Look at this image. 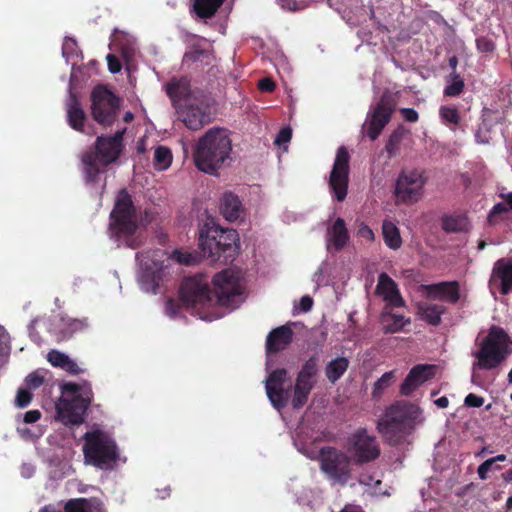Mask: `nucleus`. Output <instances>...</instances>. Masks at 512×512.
<instances>
[{"mask_svg": "<svg viewBox=\"0 0 512 512\" xmlns=\"http://www.w3.org/2000/svg\"><path fill=\"white\" fill-rule=\"evenodd\" d=\"M232 139L225 128L212 127L196 142L193 149V161L198 170L209 175L231 162Z\"/></svg>", "mask_w": 512, "mask_h": 512, "instance_id": "f257e3e1", "label": "nucleus"}, {"mask_svg": "<svg viewBox=\"0 0 512 512\" xmlns=\"http://www.w3.org/2000/svg\"><path fill=\"white\" fill-rule=\"evenodd\" d=\"M138 228L139 222L132 197L126 189H121L110 213V236L125 243L127 247L135 249L140 245L136 237Z\"/></svg>", "mask_w": 512, "mask_h": 512, "instance_id": "f03ea898", "label": "nucleus"}, {"mask_svg": "<svg viewBox=\"0 0 512 512\" xmlns=\"http://www.w3.org/2000/svg\"><path fill=\"white\" fill-rule=\"evenodd\" d=\"M198 241L203 255L212 261L232 262L239 251L237 231L214 223H205L200 228Z\"/></svg>", "mask_w": 512, "mask_h": 512, "instance_id": "7ed1b4c3", "label": "nucleus"}, {"mask_svg": "<svg viewBox=\"0 0 512 512\" xmlns=\"http://www.w3.org/2000/svg\"><path fill=\"white\" fill-rule=\"evenodd\" d=\"M63 394H72L71 399L61 397L56 403L57 420L64 425H80L93 400V391L89 382L82 384L67 382L61 386Z\"/></svg>", "mask_w": 512, "mask_h": 512, "instance_id": "20e7f679", "label": "nucleus"}, {"mask_svg": "<svg viewBox=\"0 0 512 512\" xmlns=\"http://www.w3.org/2000/svg\"><path fill=\"white\" fill-rule=\"evenodd\" d=\"M125 129L117 131L113 136H98L95 149L87 151L82 156L86 181L96 183L99 179L100 168L115 162L123 151V135Z\"/></svg>", "mask_w": 512, "mask_h": 512, "instance_id": "39448f33", "label": "nucleus"}, {"mask_svg": "<svg viewBox=\"0 0 512 512\" xmlns=\"http://www.w3.org/2000/svg\"><path fill=\"white\" fill-rule=\"evenodd\" d=\"M83 456L87 465L102 470H108L119 459V449L116 441L106 432L96 429L83 435Z\"/></svg>", "mask_w": 512, "mask_h": 512, "instance_id": "423d86ee", "label": "nucleus"}, {"mask_svg": "<svg viewBox=\"0 0 512 512\" xmlns=\"http://www.w3.org/2000/svg\"><path fill=\"white\" fill-rule=\"evenodd\" d=\"M417 411L418 407L414 404L404 401L395 402L378 420V432L389 445H399L405 438L407 421L414 419Z\"/></svg>", "mask_w": 512, "mask_h": 512, "instance_id": "0eeeda50", "label": "nucleus"}, {"mask_svg": "<svg viewBox=\"0 0 512 512\" xmlns=\"http://www.w3.org/2000/svg\"><path fill=\"white\" fill-rule=\"evenodd\" d=\"M510 339L505 330L492 326L487 337L482 341L479 350L475 353L476 366L483 370H492L500 367L511 353Z\"/></svg>", "mask_w": 512, "mask_h": 512, "instance_id": "6e6552de", "label": "nucleus"}, {"mask_svg": "<svg viewBox=\"0 0 512 512\" xmlns=\"http://www.w3.org/2000/svg\"><path fill=\"white\" fill-rule=\"evenodd\" d=\"M319 461L321 471L331 482L344 486L352 478L355 461L347 452L325 446L319 450Z\"/></svg>", "mask_w": 512, "mask_h": 512, "instance_id": "1a4fd4ad", "label": "nucleus"}, {"mask_svg": "<svg viewBox=\"0 0 512 512\" xmlns=\"http://www.w3.org/2000/svg\"><path fill=\"white\" fill-rule=\"evenodd\" d=\"M91 111L94 120L100 125L111 126L117 119L120 98L104 86H96L91 93Z\"/></svg>", "mask_w": 512, "mask_h": 512, "instance_id": "9d476101", "label": "nucleus"}, {"mask_svg": "<svg viewBox=\"0 0 512 512\" xmlns=\"http://www.w3.org/2000/svg\"><path fill=\"white\" fill-rule=\"evenodd\" d=\"M427 178L421 169L402 170L396 180L394 194L398 203L418 202L424 192Z\"/></svg>", "mask_w": 512, "mask_h": 512, "instance_id": "9b49d317", "label": "nucleus"}, {"mask_svg": "<svg viewBox=\"0 0 512 512\" xmlns=\"http://www.w3.org/2000/svg\"><path fill=\"white\" fill-rule=\"evenodd\" d=\"M397 101L395 96L385 91L381 95L376 105L371 108L363 128L366 135L372 140H376L385 126L390 122L393 113L396 110Z\"/></svg>", "mask_w": 512, "mask_h": 512, "instance_id": "f8f14e48", "label": "nucleus"}, {"mask_svg": "<svg viewBox=\"0 0 512 512\" xmlns=\"http://www.w3.org/2000/svg\"><path fill=\"white\" fill-rule=\"evenodd\" d=\"M347 451L351 454L355 465L375 461L381 454L376 437L369 434L366 428H359L348 437Z\"/></svg>", "mask_w": 512, "mask_h": 512, "instance_id": "ddd939ff", "label": "nucleus"}, {"mask_svg": "<svg viewBox=\"0 0 512 512\" xmlns=\"http://www.w3.org/2000/svg\"><path fill=\"white\" fill-rule=\"evenodd\" d=\"M319 356L309 357L297 373L291 405L294 409L302 408L308 401L311 391L316 385L318 374Z\"/></svg>", "mask_w": 512, "mask_h": 512, "instance_id": "4468645a", "label": "nucleus"}, {"mask_svg": "<svg viewBox=\"0 0 512 512\" xmlns=\"http://www.w3.org/2000/svg\"><path fill=\"white\" fill-rule=\"evenodd\" d=\"M179 298L186 307H205L212 303L209 281L202 274L186 277L179 288Z\"/></svg>", "mask_w": 512, "mask_h": 512, "instance_id": "2eb2a0df", "label": "nucleus"}, {"mask_svg": "<svg viewBox=\"0 0 512 512\" xmlns=\"http://www.w3.org/2000/svg\"><path fill=\"white\" fill-rule=\"evenodd\" d=\"M212 302L220 306H230L235 297L241 295L239 277L231 270L224 269L213 277Z\"/></svg>", "mask_w": 512, "mask_h": 512, "instance_id": "dca6fc26", "label": "nucleus"}, {"mask_svg": "<svg viewBox=\"0 0 512 512\" xmlns=\"http://www.w3.org/2000/svg\"><path fill=\"white\" fill-rule=\"evenodd\" d=\"M350 155L344 146L337 150L329 177V188L338 202L345 200L349 183Z\"/></svg>", "mask_w": 512, "mask_h": 512, "instance_id": "f3484780", "label": "nucleus"}, {"mask_svg": "<svg viewBox=\"0 0 512 512\" xmlns=\"http://www.w3.org/2000/svg\"><path fill=\"white\" fill-rule=\"evenodd\" d=\"M175 109L178 119L190 130H199L212 120L210 107L202 100H186Z\"/></svg>", "mask_w": 512, "mask_h": 512, "instance_id": "a211bd4d", "label": "nucleus"}, {"mask_svg": "<svg viewBox=\"0 0 512 512\" xmlns=\"http://www.w3.org/2000/svg\"><path fill=\"white\" fill-rule=\"evenodd\" d=\"M288 371L278 368L271 371L265 380L266 395L272 406L278 411L285 408L289 402L292 386L285 387Z\"/></svg>", "mask_w": 512, "mask_h": 512, "instance_id": "6ab92c4d", "label": "nucleus"}, {"mask_svg": "<svg viewBox=\"0 0 512 512\" xmlns=\"http://www.w3.org/2000/svg\"><path fill=\"white\" fill-rule=\"evenodd\" d=\"M436 373V366L430 364H417L409 371L400 385V394L410 396L418 387L432 379Z\"/></svg>", "mask_w": 512, "mask_h": 512, "instance_id": "aec40b11", "label": "nucleus"}, {"mask_svg": "<svg viewBox=\"0 0 512 512\" xmlns=\"http://www.w3.org/2000/svg\"><path fill=\"white\" fill-rule=\"evenodd\" d=\"M427 298L456 304L460 299V284L458 281H443L422 285Z\"/></svg>", "mask_w": 512, "mask_h": 512, "instance_id": "412c9836", "label": "nucleus"}, {"mask_svg": "<svg viewBox=\"0 0 512 512\" xmlns=\"http://www.w3.org/2000/svg\"><path fill=\"white\" fill-rule=\"evenodd\" d=\"M376 293L383 297V300L387 303V306H405V301L401 296L397 283L385 272L378 276Z\"/></svg>", "mask_w": 512, "mask_h": 512, "instance_id": "4be33fe9", "label": "nucleus"}, {"mask_svg": "<svg viewBox=\"0 0 512 512\" xmlns=\"http://www.w3.org/2000/svg\"><path fill=\"white\" fill-rule=\"evenodd\" d=\"M293 340V330L288 325L273 329L266 338L267 354L277 353L285 349Z\"/></svg>", "mask_w": 512, "mask_h": 512, "instance_id": "5701e85b", "label": "nucleus"}, {"mask_svg": "<svg viewBox=\"0 0 512 512\" xmlns=\"http://www.w3.org/2000/svg\"><path fill=\"white\" fill-rule=\"evenodd\" d=\"M190 92V81L187 77H174L166 84V93L174 108L182 105L186 100H192V98H189Z\"/></svg>", "mask_w": 512, "mask_h": 512, "instance_id": "b1692460", "label": "nucleus"}, {"mask_svg": "<svg viewBox=\"0 0 512 512\" xmlns=\"http://www.w3.org/2000/svg\"><path fill=\"white\" fill-rule=\"evenodd\" d=\"M67 121L69 126L79 132L83 131L86 114L81 108L78 97L70 89L69 99L67 101Z\"/></svg>", "mask_w": 512, "mask_h": 512, "instance_id": "393cba45", "label": "nucleus"}, {"mask_svg": "<svg viewBox=\"0 0 512 512\" xmlns=\"http://www.w3.org/2000/svg\"><path fill=\"white\" fill-rule=\"evenodd\" d=\"M411 319L403 315L389 311L387 306L380 315V324L384 334H394L401 332L405 326L410 325Z\"/></svg>", "mask_w": 512, "mask_h": 512, "instance_id": "a878e982", "label": "nucleus"}, {"mask_svg": "<svg viewBox=\"0 0 512 512\" xmlns=\"http://www.w3.org/2000/svg\"><path fill=\"white\" fill-rule=\"evenodd\" d=\"M220 211L226 220L230 222L238 220L243 212L239 197L232 192L224 193L220 203Z\"/></svg>", "mask_w": 512, "mask_h": 512, "instance_id": "bb28decb", "label": "nucleus"}, {"mask_svg": "<svg viewBox=\"0 0 512 512\" xmlns=\"http://www.w3.org/2000/svg\"><path fill=\"white\" fill-rule=\"evenodd\" d=\"M417 308L419 317L432 326L440 325L442 315L447 312V308L445 306L427 302L419 303Z\"/></svg>", "mask_w": 512, "mask_h": 512, "instance_id": "cd10ccee", "label": "nucleus"}, {"mask_svg": "<svg viewBox=\"0 0 512 512\" xmlns=\"http://www.w3.org/2000/svg\"><path fill=\"white\" fill-rule=\"evenodd\" d=\"M493 275L500 279L501 294H509L512 289V263L499 260L494 267Z\"/></svg>", "mask_w": 512, "mask_h": 512, "instance_id": "c85d7f7f", "label": "nucleus"}, {"mask_svg": "<svg viewBox=\"0 0 512 512\" xmlns=\"http://www.w3.org/2000/svg\"><path fill=\"white\" fill-rule=\"evenodd\" d=\"M349 240L348 230L345 221L342 218H337L329 230V242H331L335 250L343 249Z\"/></svg>", "mask_w": 512, "mask_h": 512, "instance_id": "c756f323", "label": "nucleus"}, {"mask_svg": "<svg viewBox=\"0 0 512 512\" xmlns=\"http://www.w3.org/2000/svg\"><path fill=\"white\" fill-rule=\"evenodd\" d=\"M349 360L346 357H337L329 361L325 367V376L328 381L335 384L347 371Z\"/></svg>", "mask_w": 512, "mask_h": 512, "instance_id": "7c9ffc66", "label": "nucleus"}, {"mask_svg": "<svg viewBox=\"0 0 512 512\" xmlns=\"http://www.w3.org/2000/svg\"><path fill=\"white\" fill-rule=\"evenodd\" d=\"M225 0H194L193 10L199 18H212Z\"/></svg>", "mask_w": 512, "mask_h": 512, "instance_id": "2f4dec72", "label": "nucleus"}, {"mask_svg": "<svg viewBox=\"0 0 512 512\" xmlns=\"http://www.w3.org/2000/svg\"><path fill=\"white\" fill-rule=\"evenodd\" d=\"M442 229L447 233H459L468 230V219L464 215H446L441 220Z\"/></svg>", "mask_w": 512, "mask_h": 512, "instance_id": "473e14b6", "label": "nucleus"}, {"mask_svg": "<svg viewBox=\"0 0 512 512\" xmlns=\"http://www.w3.org/2000/svg\"><path fill=\"white\" fill-rule=\"evenodd\" d=\"M382 234L384 242L389 248L397 250L401 247L402 239L400 231L393 222L388 220L383 221Z\"/></svg>", "mask_w": 512, "mask_h": 512, "instance_id": "72a5a7b5", "label": "nucleus"}, {"mask_svg": "<svg viewBox=\"0 0 512 512\" xmlns=\"http://www.w3.org/2000/svg\"><path fill=\"white\" fill-rule=\"evenodd\" d=\"M407 133L408 130L403 125H399L392 131L385 144V151L387 152L389 158L397 155L400 144Z\"/></svg>", "mask_w": 512, "mask_h": 512, "instance_id": "f704fd0d", "label": "nucleus"}, {"mask_svg": "<svg viewBox=\"0 0 512 512\" xmlns=\"http://www.w3.org/2000/svg\"><path fill=\"white\" fill-rule=\"evenodd\" d=\"M61 340L72 337L75 332L82 331L88 326L87 319L61 318Z\"/></svg>", "mask_w": 512, "mask_h": 512, "instance_id": "c9c22d12", "label": "nucleus"}, {"mask_svg": "<svg viewBox=\"0 0 512 512\" xmlns=\"http://www.w3.org/2000/svg\"><path fill=\"white\" fill-rule=\"evenodd\" d=\"M172 163L171 150L166 146H157L154 152L153 164L159 171L166 170Z\"/></svg>", "mask_w": 512, "mask_h": 512, "instance_id": "e433bc0d", "label": "nucleus"}, {"mask_svg": "<svg viewBox=\"0 0 512 512\" xmlns=\"http://www.w3.org/2000/svg\"><path fill=\"white\" fill-rule=\"evenodd\" d=\"M439 115L445 124L456 126L460 123V114L456 107L441 106Z\"/></svg>", "mask_w": 512, "mask_h": 512, "instance_id": "4c0bfd02", "label": "nucleus"}, {"mask_svg": "<svg viewBox=\"0 0 512 512\" xmlns=\"http://www.w3.org/2000/svg\"><path fill=\"white\" fill-rule=\"evenodd\" d=\"M64 512H92L90 501L86 498L70 499L64 506Z\"/></svg>", "mask_w": 512, "mask_h": 512, "instance_id": "58836bf2", "label": "nucleus"}, {"mask_svg": "<svg viewBox=\"0 0 512 512\" xmlns=\"http://www.w3.org/2000/svg\"><path fill=\"white\" fill-rule=\"evenodd\" d=\"M394 371L385 372L374 384L372 396L379 397L383 391L387 389L394 380Z\"/></svg>", "mask_w": 512, "mask_h": 512, "instance_id": "ea45409f", "label": "nucleus"}, {"mask_svg": "<svg viewBox=\"0 0 512 512\" xmlns=\"http://www.w3.org/2000/svg\"><path fill=\"white\" fill-rule=\"evenodd\" d=\"M69 356L58 351V350H51L47 354V361L56 368L62 369L66 361L68 360Z\"/></svg>", "mask_w": 512, "mask_h": 512, "instance_id": "a19ab883", "label": "nucleus"}, {"mask_svg": "<svg viewBox=\"0 0 512 512\" xmlns=\"http://www.w3.org/2000/svg\"><path fill=\"white\" fill-rule=\"evenodd\" d=\"M454 79L455 80L444 89L446 96H458L464 89V82L460 79L458 74H454Z\"/></svg>", "mask_w": 512, "mask_h": 512, "instance_id": "79ce46f5", "label": "nucleus"}, {"mask_svg": "<svg viewBox=\"0 0 512 512\" xmlns=\"http://www.w3.org/2000/svg\"><path fill=\"white\" fill-rule=\"evenodd\" d=\"M32 400V393L28 389L20 388L17 391L15 404L19 408H24L30 404Z\"/></svg>", "mask_w": 512, "mask_h": 512, "instance_id": "37998d69", "label": "nucleus"}, {"mask_svg": "<svg viewBox=\"0 0 512 512\" xmlns=\"http://www.w3.org/2000/svg\"><path fill=\"white\" fill-rule=\"evenodd\" d=\"M208 52L204 49H201L197 46L192 47L188 51L185 52L183 61L184 62H197L201 59L202 56L206 55Z\"/></svg>", "mask_w": 512, "mask_h": 512, "instance_id": "c03bdc74", "label": "nucleus"}, {"mask_svg": "<svg viewBox=\"0 0 512 512\" xmlns=\"http://www.w3.org/2000/svg\"><path fill=\"white\" fill-rule=\"evenodd\" d=\"M508 212V206L504 202H499L495 204L488 215V221L490 224H495L497 221V216L503 213Z\"/></svg>", "mask_w": 512, "mask_h": 512, "instance_id": "a18cd8bd", "label": "nucleus"}, {"mask_svg": "<svg viewBox=\"0 0 512 512\" xmlns=\"http://www.w3.org/2000/svg\"><path fill=\"white\" fill-rule=\"evenodd\" d=\"M171 259L184 265H191L194 262V258L190 253H183L179 250H174L172 252Z\"/></svg>", "mask_w": 512, "mask_h": 512, "instance_id": "49530a36", "label": "nucleus"}, {"mask_svg": "<svg viewBox=\"0 0 512 512\" xmlns=\"http://www.w3.org/2000/svg\"><path fill=\"white\" fill-rule=\"evenodd\" d=\"M26 384L33 389L40 387L44 382V377L37 371L30 373L26 379Z\"/></svg>", "mask_w": 512, "mask_h": 512, "instance_id": "de8ad7c7", "label": "nucleus"}, {"mask_svg": "<svg viewBox=\"0 0 512 512\" xmlns=\"http://www.w3.org/2000/svg\"><path fill=\"white\" fill-rule=\"evenodd\" d=\"M484 401L485 400L483 397L478 396L474 393H469L464 399V404L467 407L479 408L484 404Z\"/></svg>", "mask_w": 512, "mask_h": 512, "instance_id": "09e8293b", "label": "nucleus"}, {"mask_svg": "<svg viewBox=\"0 0 512 512\" xmlns=\"http://www.w3.org/2000/svg\"><path fill=\"white\" fill-rule=\"evenodd\" d=\"M399 112L406 122L415 123L419 120V114L413 108H401Z\"/></svg>", "mask_w": 512, "mask_h": 512, "instance_id": "8fccbe9b", "label": "nucleus"}, {"mask_svg": "<svg viewBox=\"0 0 512 512\" xmlns=\"http://www.w3.org/2000/svg\"><path fill=\"white\" fill-rule=\"evenodd\" d=\"M108 69L111 73L115 74L121 71L122 65L120 60L114 54H108L107 57Z\"/></svg>", "mask_w": 512, "mask_h": 512, "instance_id": "3c124183", "label": "nucleus"}, {"mask_svg": "<svg viewBox=\"0 0 512 512\" xmlns=\"http://www.w3.org/2000/svg\"><path fill=\"white\" fill-rule=\"evenodd\" d=\"M292 137V130L290 127H284L282 128L275 139V144L282 145L290 141Z\"/></svg>", "mask_w": 512, "mask_h": 512, "instance_id": "603ef678", "label": "nucleus"}, {"mask_svg": "<svg viewBox=\"0 0 512 512\" xmlns=\"http://www.w3.org/2000/svg\"><path fill=\"white\" fill-rule=\"evenodd\" d=\"M62 370L66 371L67 373L71 375H78L84 372L83 369H81L78 364L72 360L70 357L62 367Z\"/></svg>", "mask_w": 512, "mask_h": 512, "instance_id": "864d4df0", "label": "nucleus"}, {"mask_svg": "<svg viewBox=\"0 0 512 512\" xmlns=\"http://www.w3.org/2000/svg\"><path fill=\"white\" fill-rule=\"evenodd\" d=\"M493 467V460H485L477 469L478 476L481 480H486L488 478V472Z\"/></svg>", "mask_w": 512, "mask_h": 512, "instance_id": "5fc2aeb1", "label": "nucleus"}, {"mask_svg": "<svg viewBox=\"0 0 512 512\" xmlns=\"http://www.w3.org/2000/svg\"><path fill=\"white\" fill-rule=\"evenodd\" d=\"M357 234L359 237L365 238L369 241H373L375 238L374 232L372 231V229L365 224H361L359 226Z\"/></svg>", "mask_w": 512, "mask_h": 512, "instance_id": "6e6d98bb", "label": "nucleus"}, {"mask_svg": "<svg viewBox=\"0 0 512 512\" xmlns=\"http://www.w3.org/2000/svg\"><path fill=\"white\" fill-rule=\"evenodd\" d=\"M276 85L270 78H262L258 83V88L263 92H272Z\"/></svg>", "mask_w": 512, "mask_h": 512, "instance_id": "4d7b16f0", "label": "nucleus"}, {"mask_svg": "<svg viewBox=\"0 0 512 512\" xmlns=\"http://www.w3.org/2000/svg\"><path fill=\"white\" fill-rule=\"evenodd\" d=\"M41 418V412L37 409L29 410L24 414V423H35Z\"/></svg>", "mask_w": 512, "mask_h": 512, "instance_id": "13d9d810", "label": "nucleus"}, {"mask_svg": "<svg viewBox=\"0 0 512 512\" xmlns=\"http://www.w3.org/2000/svg\"><path fill=\"white\" fill-rule=\"evenodd\" d=\"M477 47L482 52H492L495 48L492 41L481 38L477 40Z\"/></svg>", "mask_w": 512, "mask_h": 512, "instance_id": "bf43d9fd", "label": "nucleus"}, {"mask_svg": "<svg viewBox=\"0 0 512 512\" xmlns=\"http://www.w3.org/2000/svg\"><path fill=\"white\" fill-rule=\"evenodd\" d=\"M313 306V299L308 296V295H305L303 296L301 299H300V309L303 311V312H308L311 310Z\"/></svg>", "mask_w": 512, "mask_h": 512, "instance_id": "052dcab7", "label": "nucleus"}, {"mask_svg": "<svg viewBox=\"0 0 512 512\" xmlns=\"http://www.w3.org/2000/svg\"><path fill=\"white\" fill-rule=\"evenodd\" d=\"M166 308L173 315H175L179 310L178 304L173 299H168L166 302Z\"/></svg>", "mask_w": 512, "mask_h": 512, "instance_id": "680f3d73", "label": "nucleus"}, {"mask_svg": "<svg viewBox=\"0 0 512 512\" xmlns=\"http://www.w3.org/2000/svg\"><path fill=\"white\" fill-rule=\"evenodd\" d=\"M435 405L439 408H446L449 405V400L446 396H442L434 401Z\"/></svg>", "mask_w": 512, "mask_h": 512, "instance_id": "e2e57ef3", "label": "nucleus"}, {"mask_svg": "<svg viewBox=\"0 0 512 512\" xmlns=\"http://www.w3.org/2000/svg\"><path fill=\"white\" fill-rule=\"evenodd\" d=\"M340 512H364L361 507L348 505L345 506Z\"/></svg>", "mask_w": 512, "mask_h": 512, "instance_id": "0e129e2a", "label": "nucleus"}, {"mask_svg": "<svg viewBox=\"0 0 512 512\" xmlns=\"http://www.w3.org/2000/svg\"><path fill=\"white\" fill-rule=\"evenodd\" d=\"M502 479L507 483H512V469H508L502 473Z\"/></svg>", "mask_w": 512, "mask_h": 512, "instance_id": "69168bd1", "label": "nucleus"}, {"mask_svg": "<svg viewBox=\"0 0 512 512\" xmlns=\"http://www.w3.org/2000/svg\"><path fill=\"white\" fill-rule=\"evenodd\" d=\"M501 197L505 199L506 205L509 206L510 209H512V192L502 194Z\"/></svg>", "mask_w": 512, "mask_h": 512, "instance_id": "338daca9", "label": "nucleus"}, {"mask_svg": "<svg viewBox=\"0 0 512 512\" xmlns=\"http://www.w3.org/2000/svg\"><path fill=\"white\" fill-rule=\"evenodd\" d=\"M458 65V59L456 56H453L449 59V66L452 68V69H456Z\"/></svg>", "mask_w": 512, "mask_h": 512, "instance_id": "774afa93", "label": "nucleus"}]
</instances>
